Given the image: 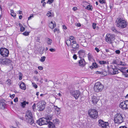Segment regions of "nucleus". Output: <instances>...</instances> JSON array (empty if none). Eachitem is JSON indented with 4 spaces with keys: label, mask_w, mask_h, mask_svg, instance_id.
Listing matches in <instances>:
<instances>
[{
    "label": "nucleus",
    "mask_w": 128,
    "mask_h": 128,
    "mask_svg": "<svg viewBox=\"0 0 128 128\" xmlns=\"http://www.w3.org/2000/svg\"><path fill=\"white\" fill-rule=\"evenodd\" d=\"M26 121L30 124L33 126L35 125L34 120L31 111L29 110L27 111L26 114Z\"/></svg>",
    "instance_id": "obj_1"
},
{
    "label": "nucleus",
    "mask_w": 128,
    "mask_h": 128,
    "mask_svg": "<svg viewBox=\"0 0 128 128\" xmlns=\"http://www.w3.org/2000/svg\"><path fill=\"white\" fill-rule=\"evenodd\" d=\"M116 25L117 26L121 28H125L128 23L125 20L120 18H118L116 20Z\"/></svg>",
    "instance_id": "obj_2"
},
{
    "label": "nucleus",
    "mask_w": 128,
    "mask_h": 128,
    "mask_svg": "<svg viewBox=\"0 0 128 128\" xmlns=\"http://www.w3.org/2000/svg\"><path fill=\"white\" fill-rule=\"evenodd\" d=\"M71 47L72 48L71 49L70 51L72 53H75L78 50L79 46L76 41L72 42Z\"/></svg>",
    "instance_id": "obj_3"
},
{
    "label": "nucleus",
    "mask_w": 128,
    "mask_h": 128,
    "mask_svg": "<svg viewBox=\"0 0 128 128\" xmlns=\"http://www.w3.org/2000/svg\"><path fill=\"white\" fill-rule=\"evenodd\" d=\"M114 122L116 124H120L123 122V117L122 114H117L114 116Z\"/></svg>",
    "instance_id": "obj_4"
},
{
    "label": "nucleus",
    "mask_w": 128,
    "mask_h": 128,
    "mask_svg": "<svg viewBox=\"0 0 128 128\" xmlns=\"http://www.w3.org/2000/svg\"><path fill=\"white\" fill-rule=\"evenodd\" d=\"M89 116L91 118L95 119L98 116V112L94 109H90L88 111Z\"/></svg>",
    "instance_id": "obj_5"
},
{
    "label": "nucleus",
    "mask_w": 128,
    "mask_h": 128,
    "mask_svg": "<svg viewBox=\"0 0 128 128\" xmlns=\"http://www.w3.org/2000/svg\"><path fill=\"white\" fill-rule=\"evenodd\" d=\"M104 87V86L100 82H97L95 83L94 86V91L97 92H101Z\"/></svg>",
    "instance_id": "obj_6"
},
{
    "label": "nucleus",
    "mask_w": 128,
    "mask_h": 128,
    "mask_svg": "<svg viewBox=\"0 0 128 128\" xmlns=\"http://www.w3.org/2000/svg\"><path fill=\"white\" fill-rule=\"evenodd\" d=\"M108 73L114 75L119 73L118 69L116 67L115 68V66L114 68L112 66L110 65V67H108Z\"/></svg>",
    "instance_id": "obj_7"
},
{
    "label": "nucleus",
    "mask_w": 128,
    "mask_h": 128,
    "mask_svg": "<svg viewBox=\"0 0 128 128\" xmlns=\"http://www.w3.org/2000/svg\"><path fill=\"white\" fill-rule=\"evenodd\" d=\"M49 120L50 119L48 118H43L37 120V123L40 126L44 124H48Z\"/></svg>",
    "instance_id": "obj_8"
},
{
    "label": "nucleus",
    "mask_w": 128,
    "mask_h": 128,
    "mask_svg": "<svg viewBox=\"0 0 128 128\" xmlns=\"http://www.w3.org/2000/svg\"><path fill=\"white\" fill-rule=\"evenodd\" d=\"M8 50L5 48H1L0 49V54L4 57H6L9 54Z\"/></svg>",
    "instance_id": "obj_9"
},
{
    "label": "nucleus",
    "mask_w": 128,
    "mask_h": 128,
    "mask_svg": "<svg viewBox=\"0 0 128 128\" xmlns=\"http://www.w3.org/2000/svg\"><path fill=\"white\" fill-rule=\"evenodd\" d=\"M106 39L108 43H111L114 39V36L111 34H107L106 35Z\"/></svg>",
    "instance_id": "obj_10"
},
{
    "label": "nucleus",
    "mask_w": 128,
    "mask_h": 128,
    "mask_svg": "<svg viewBox=\"0 0 128 128\" xmlns=\"http://www.w3.org/2000/svg\"><path fill=\"white\" fill-rule=\"evenodd\" d=\"M120 107L123 110L128 109V100L124 101L120 103Z\"/></svg>",
    "instance_id": "obj_11"
},
{
    "label": "nucleus",
    "mask_w": 128,
    "mask_h": 128,
    "mask_svg": "<svg viewBox=\"0 0 128 128\" xmlns=\"http://www.w3.org/2000/svg\"><path fill=\"white\" fill-rule=\"evenodd\" d=\"M71 95L74 97L76 100H77L80 95L81 92L78 90L71 91L70 92Z\"/></svg>",
    "instance_id": "obj_12"
},
{
    "label": "nucleus",
    "mask_w": 128,
    "mask_h": 128,
    "mask_svg": "<svg viewBox=\"0 0 128 128\" xmlns=\"http://www.w3.org/2000/svg\"><path fill=\"white\" fill-rule=\"evenodd\" d=\"M12 61L9 59L5 58L3 59H0V64H6L9 65L12 64Z\"/></svg>",
    "instance_id": "obj_13"
},
{
    "label": "nucleus",
    "mask_w": 128,
    "mask_h": 128,
    "mask_svg": "<svg viewBox=\"0 0 128 128\" xmlns=\"http://www.w3.org/2000/svg\"><path fill=\"white\" fill-rule=\"evenodd\" d=\"M98 122V126L102 128H106L109 125V123L108 122H104L102 120H99Z\"/></svg>",
    "instance_id": "obj_14"
},
{
    "label": "nucleus",
    "mask_w": 128,
    "mask_h": 128,
    "mask_svg": "<svg viewBox=\"0 0 128 128\" xmlns=\"http://www.w3.org/2000/svg\"><path fill=\"white\" fill-rule=\"evenodd\" d=\"M79 57L80 58H82L84 57L85 54V51L81 49L79 50L78 52Z\"/></svg>",
    "instance_id": "obj_15"
},
{
    "label": "nucleus",
    "mask_w": 128,
    "mask_h": 128,
    "mask_svg": "<svg viewBox=\"0 0 128 128\" xmlns=\"http://www.w3.org/2000/svg\"><path fill=\"white\" fill-rule=\"evenodd\" d=\"M46 103L45 102V104H41L38 105V110L39 111H42L44 109L45 107V105Z\"/></svg>",
    "instance_id": "obj_16"
},
{
    "label": "nucleus",
    "mask_w": 128,
    "mask_h": 128,
    "mask_svg": "<svg viewBox=\"0 0 128 128\" xmlns=\"http://www.w3.org/2000/svg\"><path fill=\"white\" fill-rule=\"evenodd\" d=\"M80 40H82L80 42L81 45L83 46L86 47L87 46V43L86 42L84 38H81L80 39Z\"/></svg>",
    "instance_id": "obj_17"
},
{
    "label": "nucleus",
    "mask_w": 128,
    "mask_h": 128,
    "mask_svg": "<svg viewBox=\"0 0 128 128\" xmlns=\"http://www.w3.org/2000/svg\"><path fill=\"white\" fill-rule=\"evenodd\" d=\"M6 105L5 103L3 102H0V109H4L6 107Z\"/></svg>",
    "instance_id": "obj_18"
},
{
    "label": "nucleus",
    "mask_w": 128,
    "mask_h": 128,
    "mask_svg": "<svg viewBox=\"0 0 128 128\" xmlns=\"http://www.w3.org/2000/svg\"><path fill=\"white\" fill-rule=\"evenodd\" d=\"M79 60V65L81 66H84L85 64V62L84 59L82 58Z\"/></svg>",
    "instance_id": "obj_19"
},
{
    "label": "nucleus",
    "mask_w": 128,
    "mask_h": 128,
    "mask_svg": "<svg viewBox=\"0 0 128 128\" xmlns=\"http://www.w3.org/2000/svg\"><path fill=\"white\" fill-rule=\"evenodd\" d=\"M48 128H55V126L54 124L52 122L50 121L49 120L48 121Z\"/></svg>",
    "instance_id": "obj_20"
},
{
    "label": "nucleus",
    "mask_w": 128,
    "mask_h": 128,
    "mask_svg": "<svg viewBox=\"0 0 128 128\" xmlns=\"http://www.w3.org/2000/svg\"><path fill=\"white\" fill-rule=\"evenodd\" d=\"M54 22V23L52 21H51L49 24V27L52 29H53L56 26V24Z\"/></svg>",
    "instance_id": "obj_21"
},
{
    "label": "nucleus",
    "mask_w": 128,
    "mask_h": 128,
    "mask_svg": "<svg viewBox=\"0 0 128 128\" xmlns=\"http://www.w3.org/2000/svg\"><path fill=\"white\" fill-rule=\"evenodd\" d=\"M22 89L25 90L26 89V86L24 82H22L20 84L19 86Z\"/></svg>",
    "instance_id": "obj_22"
},
{
    "label": "nucleus",
    "mask_w": 128,
    "mask_h": 128,
    "mask_svg": "<svg viewBox=\"0 0 128 128\" xmlns=\"http://www.w3.org/2000/svg\"><path fill=\"white\" fill-rule=\"evenodd\" d=\"M54 108L56 112H57V114H59L60 112V108H58L57 106H54Z\"/></svg>",
    "instance_id": "obj_23"
},
{
    "label": "nucleus",
    "mask_w": 128,
    "mask_h": 128,
    "mask_svg": "<svg viewBox=\"0 0 128 128\" xmlns=\"http://www.w3.org/2000/svg\"><path fill=\"white\" fill-rule=\"evenodd\" d=\"M98 100L97 97L93 96L92 97V102L93 104H96Z\"/></svg>",
    "instance_id": "obj_24"
},
{
    "label": "nucleus",
    "mask_w": 128,
    "mask_h": 128,
    "mask_svg": "<svg viewBox=\"0 0 128 128\" xmlns=\"http://www.w3.org/2000/svg\"><path fill=\"white\" fill-rule=\"evenodd\" d=\"M98 67V64L96 62H94L92 63V66H90V68L92 69L93 68H97Z\"/></svg>",
    "instance_id": "obj_25"
},
{
    "label": "nucleus",
    "mask_w": 128,
    "mask_h": 128,
    "mask_svg": "<svg viewBox=\"0 0 128 128\" xmlns=\"http://www.w3.org/2000/svg\"><path fill=\"white\" fill-rule=\"evenodd\" d=\"M6 83L9 86L12 85V82L10 79H8L6 81Z\"/></svg>",
    "instance_id": "obj_26"
},
{
    "label": "nucleus",
    "mask_w": 128,
    "mask_h": 128,
    "mask_svg": "<svg viewBox=\"0 0 128 128\" xmlns=\"http://www.w3.org/2000/svg\"><path fill=\"white\" fill-rule=\"evenodd\" d=\"M48 44L49 45L51 44L52 42V40L49 38H46Z\"/></svg>",
    "instance_id": "obj_27"
},
{
    "label": "nucleus",
    "mask_w": 128,
    "mask_h": 128,
    "mask_svg": "<svg viewBox=\"0 0 128 128\" xmlns=\"http://www.w3.org/2000/svg\"><path fill=\"white\" fill-rule=\"evenodd\" d=\"M66 42L67 45V46L68 47L70 46H71L72 44V42H71L70 40H67L66 41Z\"/></svg>",
    "instance_id": "obj_28"
},
{
    "label": "nucleus",
    "mask_w": 128,
    "mask_h": 128,
    "mask_svg": "<svg viewBox=\"0 0 128 128\" xmlns=\"http://www.w3.org/2000/svg\"><path fill=\"white\" fill-rule=\"evenodd\" d=\"M85 8L88 10L91 11L92 10V6L90 4H89Z\"/></svg>",
    "instance_id": "obj_29"
},
{
    "label": "nucleus",
    "mask_w": 128,
    "mask_h": 128,
    "mask_svg": "<svg viewBox=\"0 0 128 128\" xmlns=\"http://www.w3.org/2000/svg\"><path fill=\"white\" fill-rule=\"evenodd\" d=\"M21 106H22L23 108H24L26 104H28V102H26V101H24L22 103H21Z\"/></svg>",
    "instance_id": "obj_30"
},
{
    "label": "nucleus",
    "mask_w": 128,
    "mask_h": 128,
    "mask_svg": "<svg viewBox=\"0 0 128 128\" xmlns=\"http://www.w3.org/2000/svg\"><path fill=\"white\" fill-rule=\"evenodd\" d=\"M11 15L14 17H16V14L14 12V10H10Z\"/></svg>",
    "instance_id": "obj_31"
},
{
    "label": "nucleus",
    "mask_w": 128,
    "mask_h": 128,
    "mask_svg": "<svg viewBox=\"0 0 128 128\" xmlns=\"http://www.w3.org/2000/svg\"><path fill=\"white\" fill-rule=\"evenodd\" d=\"M125 69V67H122L120 69H118V70H120L121 72H122L123 74L125 73V71H124V70Z\"/></svg>",
    "instance_id": "obj_32"
},
{
    "label": "nucleus",
    "mask_w": 128,
    "mask_h": 128,
    "mask_svg": "<svg viewBox=\"0 0 128 128\" xmlns=\"http://www.w3.org/2000/svg\"><path fill=\"white\" fill-rule=\"evenodd\" d=\"M88 60L89 61H90L92 58V56L91 55V54L90 53H88Z\"/></svg>",
    "instance_id": "obj_33"
},
{
    "label": "nucleus",
    "mask_w": 128,
    "mask_h": 128,
    "mask_svg": "<svg viewBox=\"0 0 128 128\" xmlns=\"http://www.w3.org/2000/svg\"><path fill=\"white\" fill-rule=\"evenodd\" d=\"M44 48H40L39 51V52L40 54H42L44 53Z\"/></svg>",
    "instance_id": "obj_34"
},
{
    "label": "nucleus",
    "mask_w": 128,
    "mask_h": 128,
    "mask_svg": "<svg viewBox=\"0 0 128 128\" xmlns=\"http://www.w3.org/2000/svg\"><path fill=\"white\" fill-rule=\"evenodd\" d=\"M46 58V57L45 56L42 57L40 60V61L42 62H43L45 61Z\"/></svg>",
    "instance_id": "obj_35"
},
{
    "label": "nucleus",
    "mask_w": 128,
    "mask_h": 128,
    "mask_svg": "<svg viewBox=\"0 0 128 128\" xmlns=\"http://www.w3.org/2000/svg\"><path fill=\"white\" fill-rule=\"evenodd\" d=\"M99 62L100 64H106V62L104 60H100Z\"/></svg>",
    "instance_id": "obj_36"
},
{
    "label": "nucleus",
    "mask_w": 128,
    "mask_h": 128,
    "mask_svg": "<svg viewBox=\"0 0 128 128\" xmlns=\"http://www.w3.org/2000/svg\"><path fill=\"white\" fill-rule=\"evenodd\" d=\"M19 79L20 80L22 79V74L21 72H19Z\"/></svg>",
    "instance_id": "obj_37"
},
{
    "label": "nucleus",
    "mask_w": 128,
    "mask_h": 128,
    "mask_svg": "<svg viewBox=\"0 0 128 128\" xmlns=\"http://www.w3.org/2000/svg\"><path fill=\"white\" fill-rule=\"evenodd\" d=\"M32 86L35 88H38L37 85L35 83L33 82L32 83Z\"/></svg>",
    "instance_id": "obj_38"
},
{
    "label": "nucleus",
    "mask_w": 128,
    "mask_h": 128,
    "mask_svg": "<svg viewBox=\"0 0 128 128\" xmlns=\"http://www.w3.org/2000/svg\"><path fill=\"white\" fill-rule=\"evenodd\" d=\"M54 1V0H48V1L47 2V4H51Z\"/></svg>",
    "instance_id": "obj_39"
},
{
    "label": "nucleus",
    "mask_w": 128,
    "mask_h": 128,
    "mask_svg": "<svg viewBox=\"0 0 128 128\" xmlns=\"http://www.w3.org/2000/svg\"><path fill=\"white\" fill-rule=\"evenodd\" d=\"M30 32H24L23 33L24 35L25 36H27L29 34Z\"/></svg>",
    "instance_id": "obj_40"
},
{
    "label": "nucleus",
    "mask_w": 128,
    "mask_h": 128,
    "mask_svg": "<svg viewBox=\"0 0 128 128\" xmlns=\"http://www.w3.org/2000/svg\"><path fill=\"white\" fill-rule=\"evenodd\" d=\"M46 15L48 16V17H50L51 16L52 13L50 12H48V13L46 14Z\"/></svg>",
    "instance_id": "obj_41"
},
{
    "label": "nucleus",
    "mask_w": 128,
    "mask_h": 128,
    "mask_svg": "<svg viewBox=\"0 0 128 128\" xmlns=\"http://www.w3.org/2000/svg\"><path fill=\"white\" fill-rule=\"evenodd\" d=\"M69 38L70 39L72 40H75V38L73 36H70L69 37Z\"/></svg>",
    "instance_id": "obj_42"
},
{
    "label": "nucleus",
    "mask_w": 128,
    "mask_h": 128,
    "mask_svg": "<svg viewBox=\"0 0 128 128\" xmlns=\"http://www.w3.org/2000/svg\"><path fill=\"white\" fill-rule=\"evenodd\" d=\"M122 74L125 77L128 78V74H127L126 72L123 74Z\"/></svg>",
    "instance_id": "obj_43"
},
{
    "label": "nucleus",
    "mask_w": 128,
    "mask_h": 128,
    "mask_svg": "<svg viewBox=\"0 0 128 128\" xmlns=\"http://www.w3.org/2000/svg\"><path fill=\"white\" fill-rule=\"evenodd\" d=\"M77 56L76 54H74L73 56V58L74 60H76L77 59Z\"/></svg>",
    "instance_id": "obj_44"
},
{
    "label": "nucleus",
    "mask_w": 128,
    "mask_h": 128,
    "mask_svg": "<svg viewBox=\"0 0 128 128\" xmlns=\"http://www.w3.org/2000/svg\"><path fill=\"white\" fill-rule=\"evenodd\" d=\"M120 64L122 66H125L126 65L125 63L124 62H121L120 63Z\"/></svg>",
    "instance_id": "obj_45"
},
{
    "label": "nucleus",
    "mask_w": 128,
    "mask_h": 128,
    "mask_svg": "<svg viewBox=\"0 0 128 128\" xmlns=\"http://www.w3.org/2000/svg\"><path fill=\"white\" fill-rule=\"evenodd\" d=\"M104 1L105 0H99L100 2L102 4H105V3Z\"/></svg>",
    "instance_id": "obj_46"
},
{
    "label": "nucleus",
    "mask_w": 128,
    "mask_h": 128,
    "mask_svg": "<svg viewBox=\"0 0 128 128\" xmlns=\"http://www.w3.org/2000/svg\"><path fill=\"white\" fill-rule=\"evenodd\" d=\"M25 30V28L24 27H21L20 28V31L22 32H23Z\"/></svg>",
    "instance_id": "obj_47"
},
{
    "label": "nucleus",
    "mask_w": 128,
    "mask_h": 128,
    "mask_svg": "<svg viewBox=\"0 0 128 128\" xmlns=\"http://www.w3.org/2000/svg\"><path fill=\"white\" fill-rule=\"evenodd\" d=\"M96 24L94 23L92 24V27L94 29H95L96 28Z\"/></svg>",
    "instance_id": "obj_48"
},
{
    "label": "nucleus",
    "mask_w": 128,
    "mask_h": 128,
    "mask_svg": "<svg viewBox=\"0 0 128 128\" xmlns=\"http://www.w3.org/2000/svg\"><path fill=\"white\" fill-rule=\"evenodd\" d=\"M34 17L33 15V14H31V15L28 17V20H29L30 19L32 18H33Z\"/></svg>",
    "instance_id": "obj_49"
},
{
    "label": "nucleus",
    "mask_w": 128,
    "mask_h": 128,
    "mask_svg": "<svg viewBox=\"0 0 128 128\" xmlns=\"http://www.w3.org/2000/svg\"><path fill=\"white\" fill-rule=\"evenodd\" d=\"M49 50L51 52H54L56 51V50L55 49L52 48H51L49 49Z\"/></svg>",
    "instance_id": "obj_50"
},
{
    "label": "nucleus",
    "mask_w": 128,
    "mask_h": 128,
    "mask_svg": "<svg viewBox=\"0 0 128 128\" xmlns=\"http://www.w3.org/2000/svg\"><path fill=\"white\" fill-rule=\"evenodd\" d=\"M115 52L117 54H119L120 53V51L119 50H116L115 51Z\"/></svg>",
    "instance_id": "obj_51"
},
{
    "label": "nucleus",
    "mask_w": 128,
    "mask_h": 128,
    "mask_svg": "<svg viewBox=\"0 0 128 128\" xmlns=\"http://www.w3.org/2000/svg\"><path fill=\"white\" fill-rule=\"evenodd\" d=\"M36 107V104L35 103L32 106V108L34 110Z\"/></svg>",
    "instance_id": "obj_52"
},
{
    "label": "nucleus",
    "mask_w": 128,
    "mask_h": 128,
    "mask_svg": "<svg viewBox=\"0 0 128 128\" xmlns=\"http://www.w3.org/2000/svg\"><path fill=\"white\" fill-rule=\"evenodd\" d=\"M112 63L113 64H117V62L116 60H114L112 62Z\"/></svg>",
    "instance_id": "obj_53"
},
{
    "label": "nucleus",
    "mask_w": 128,
    "mask_h": 128,
    "mask_svg": "<svg viewBox=\"0 0 128 128\" xmlns=\"http://www.w3.org/2000/svg\"><path fill=\"white\" fill-rule=\"evenodd\" d=\"M14 101L15 102H18V98H14Z\"/></svg>",
    "instance_id": "obj_54"
},
{
    "label": "nucleus",
    "mask_w": 128,
    "mask_h": 128,
    "mask_svg": "<svg viewBox=\"0 0 128 128\" xmlns=\"http://www.w3.org/2000/svg\"><path fill=\"white\" fill-rule=\"evenodd\" d=\"M38 69L40 70H42L43 69V68L41 66H38Z\"/></svg>",
    "instance_id": "obj_55"
},
{
    "label": "nucleus",
    "mask_w": 128,
    "mask_h": 128,
    "mask_svg": "<svg viewBox=\"0 0 128 128\" xmlns=\"http://www.w3.org/2000/svg\"><path fill=\"white\" fill-rule=\"evenodd\" d=\"M95 50H96L97 52H98L100 51V50L98 48L96 47L95 48Z\"/></svg>",
    "instance_id": "obj_56"
},
{
    "label": "nucleus",
    "mask_w": 128,
    "mask_h": 128,
    "mask_svg": "<svg viewBox=\"0 0 128 128\" xmlns=\"http://www.w3.org/2000/svg\"><path fill=\"white\" fill-rule=\"evenodd\" d=\"M15 94H12V95H10V96L12 98H13L15 96Z\"/></svg>",
    "instance_id": "obj_57"
},
{
    "label": "nucleus",
    "mask_w": 128,
    "mask_h": 128,
    "mask_svg": "<svg viewBox=\"0 0 128 128\" xmlns=\"http://www.w3.org/2000/svg\"><path fill=\"white\" fill-rule=\"evenodd\" d=\"M119 128H128L125 126H122L119 127Z\"/></svg>",
    "instance_id": "obj_58"
},
{
    "label": "nucleus",
    "mask_w": 128,
    "mask_h": 128,
    "mask_svg": "<svg viewBox=\"0 0 128 128\" xmlns=\"http://www.w3.org/2000/svg\"><path fill=\"white\" fill-rule=\"evenodd\" d=\"M72 10L74 11H75L76 10H77V8L76 7H74L73 8Z\"/></svg>",
    "instance_id": "obj_59"
},
{
    "label": "nucleus",
    "mask_w": 128,
    "mask_h": 128,
    "mask_svg": "<svg viewBox=\"0 0 128 128\" xmlns=\"http://www.w3.org/2000/svg\"><path fill=\"white\" fill-rule=\"evenodd\" d=\"M63 28L64 30H66L67 29L66 27L64 25L63 26Z\"/></svg>",
    "instance_id": "obj_60"
},
{
    "label": "nucleus",
    "mask_w": 128,
    "mask_h": 128,
    "mask_svg": "<svg viewBox=\"0 0 128 128\" xmlns=\"http://www.w3.org/2000/svg\"><path fill=\"white\" fill-rule=\"evenodd\" d=\"M105 51L106 52H110V50L109 49H105Z\"/></svg>",
    "instance_id": "obj_61"
},
{
    "label": "nucleus",
    "mask_w": 128,
    "mask_h": 128,
    "mask_svg": "<svg viewBox=\"0 0 128 128\" xmlns=\"http://www.w3.org/2000/svg\"><path fill=\"white\" fill-rule=\"evenodd\" d=\"M112 5L110 4V7L111 9L113 8V6Z\"/></svg>",
    "instance_id": "obj_62"
},
{
    "label": "nucleus",
    "mask_w": 128,
    "mask_h": 128,
    "mask_svg": "<svg viewBox=\"0 0 128 128\" xmlns=\"http://www.w3.org/2000/svg\"><path fill=\"white\" fill-rule=\"evenodd\" d=\"M54 122H56V123L57 124L58 121V119H56L54 120Z\"/></svg>",
    "instance_id": "obj_63"
},
{
    "label": "nucleus",
    "mask_w": 128,
    "mask_h": 128,
    "mask_svg": "<svg viewBox=\"0 0 128 128\" xmlns=\"http://www.w3.org/2000/svg\"><path fill=\"white\" fill-rule=\"evenodd\" d=\"M46 4V3L45 2H44L42 4V5H43V6L44 7H45V6Z\"/></svg>",
    "instance_id": "obj_64"
}]
</instances>
